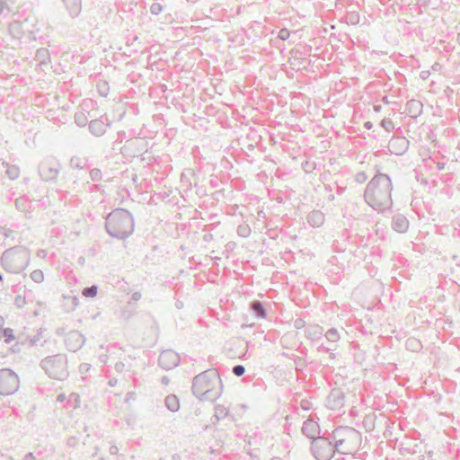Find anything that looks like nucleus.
Listing matches in <instances>:
<instances>
[{"label":"nucleus","mask_w":460,"mask_h":460,"mask_svg":"<svg viewBox=\"0 0 460 460\" xmlns=\"http://www.w3.org/2000/svg\"><path fill=\"white\" fill-rule=\"evenodd\" d=\"M83 294L84 296L93 297L97 294V288L95 286H93L91 288H84Z\"/></svg>","instance_id":"9d476101"},{"label":"nucleus","mask_w":460,"mask_h":460,"mask_svg":"<svg viewBox=\"0 0 460 460\" xmlns=\"http://www.w3.org/2000/svg\"><path fill=\"white\" fill-rule=\"evenodd\" d=\"M288 35H289V32H288V31H287V30H281V31H279V37H280L282 40L287 39V38L288 37Z\"/></svg>","instance_id":"4468645a"},{"label":"nucleus","mask_w":460,"mask_h":460,"mask_svg":"<svg viewBox=\"0 0 460 460\" xmlns=\"http://www.w3.org/2000/svg\"><path fill=\"white\" fill-rule=\"evenodd\" d=\"M180 358L176 352L166 349L159 357V364L165 369H172L179 364Z\"/></svg>","instance_id":"423d86ee"},{"label":"nucleus","mask_w":460,"mask_h":460,"mask_svg":"<svg viewBox=\"0 0 460 460\" xmlns=\"http://www.w3.org/2000/svg\"><path fill=\"white\" fill-rule=\"evenodd\" d=\"M165 403L167 408L172 411H175L179 409V401L174 395L167 396Z\"/></svg>","instance_id":"1a4fd4ad"},{"label":"nucleus","mask_w":460,"mask_h":460,"mask_svg":"<svg viewBox=\"0 0 460 460\" xmlns=\"http://www.w3.org/2000/svg\"><path fill=\"white\" fill-rule=\"evenodd\" d=\"M106 228L111 235L125 238L133 233L134 221L128 210L118 208L109 214Z\"/></svg>","instance_id":"f03ea898"},{"label":"nucleus","mask_w":460,"mask_h":460,"mask_svg":"<svg viewBox=\"0 0 460 460\" xmlns=\"http://www.w3.org/2000/svg\"><path fill=\"white\" fill-rule=\"evenodd\" d=\"M5 341L10 342L14 340V335L12 329H4L2 333Z\"/></svg>","instance_id":"9b49d317"},{"label":"nucleus","mask_w":460,"mask_h":460,"mask_svg":"<svg viewBox=\"0 0 460 460\" xmlns=\"http://www.w3.org/2000/svg\"><path fill=\"white\" fill-rule=\"evenodd\" d=\"M252 309L254 310L255 313H257L258 315H260V316L265 315L264 310H263L261 303H259V302L253 303Z\"/></svg>","instance_id":"f8f14e48"},{"label":"nucleus","mask_w":460,"mask_h":460,"mask_svg":"<svg viewBox=\"0 0 460 460\" xmlns=\"http://www.w3.org/2000/svg\"><path fill=\"white\" fill-rule=\"evenodd\" d=\"M366 199L371 206H378L388 197L387 190H382L376 182H370L365 193Z\"/></svg>","instance_id":"39448f33"},{"label":"nucleus","mask_w":460,"mask_h":460,"mask_svg":"<svg viewBox=\"0 0 460 460\" xmlns=\"http://www.w3.org/2000/svg\"><path fill=\"white\" fill-rule=\"evenodd\" d=\"M312 451L317 460H329L334 453L332 443L322 438L314 440Z\"/></svg>","instance_id":"20e7f679"},{"label":"nucleus","mask_w":460,"mask_h":460,"mask_svg":"<svg viewBox=\"0 0 460 460\" xmlns=\"http://www.w3.org/2000/svg\"><path fill=\"white\" fill-rule=\"evenodd\" d=\"M405 141L403 139H393L389 142V147L392 153L400 155L405 149Z\"/></svg>","instance_id":"0eeeda50"},{"label":"nucleus","mask_w":460,"mask_h":460,"mask_svg":"<svg viewBox=\"0 0 460 460\" xmlns=\"http://www.w3.org/2000/svg\"><path fill=\"white\" fill-rule=\"evenodd\" d=\"M421 110V104L417 101H411L407 103V112L411 117H416Z\"/></svg>","instance_id":"6e6552de"},{"label":"nucleus","mask_w":460,"mask_h":460,"mask_svg":"<svg viewBox=\"0 0 460 460\" xmlns=\"http://www.w3.org/2000/svg\"><path fill=\"white\" fill-rule=\"evenodd\" d=\"M221 379L215 370L206 371L194 378L193 393L200 399H212L219 395Z\"/></svg>","instance_id":"f257e3e1"},{"label":"nucleus","mask_w":460,"mask_h":460,"mask_svg":"<svg viewBox=\"0 0 460 460\" xmlns=\"http://www.w3.org/2000/svg\"><path fill=\"white\" fill-rule=\"evenodd\" d=\"M19 388L18 376L9 369L0 370V394L10 395Z\"/></svg>","instance_id":"7ed1b4c3"},{"label":"nucleus","mask_w":460,"mask_h":460,"mask_svg":"<svg viewBox=\"0 0 460 460\" xmlns=\"http://www.w3.org/2000/svg\"><path fill=\"white\" fill-rule=\"evenodd\" d=\"M233 372L235 376H241L244 373V367L241 365L235 366Z\"/></svg>","instance_id":"ddd939ff"}]
</instances>
